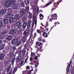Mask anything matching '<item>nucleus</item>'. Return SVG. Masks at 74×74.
I'll use <instances>...</instances> for the list:
<instances>
[{"label":"nucleus","mask_w":74,"mask_h":74,"mask_svg":"<svg viewBox=\"0 0 74 74\" xmlns=\"http://www.w3.org/2000/svg\"><path fill=\"white\" fill-rule=\"evenodd\" d=\"M40 19L41 20H42V19H43V17H44L43 16H40Z\"/></svg>","instance_id":"8fccbe9b"},{"label":"nucleus","mask_w":74,"mask_h":74,"mask_svg":"<svg viewBox=\"0 0 74 74\" xmlns=\"http://www.w3.org/2000/svg\"><path fill=\"white\" fill-rule=\"evenodd\" d=\"M16 26L18 28L21 27L22 26V21H20L17 22L16 23Z\"/></svg>","instance_id":"f257e3e1"},{"label":"nucleus","mask_w":74,"mask_h":74,"mask_svg":"<svg viewBox=\"0 0 74 74\" xmlns=\"http://www.w3.org/2000/svg\"><path fill=\"white\" fill-rule=\"evenodd\" d=\"M26 68H27V69H29V66H27L26 67Z\"/></svg>","instance_id":"6e6d98bb"},{"label":"nucleus","mask_w":74,"mask_h":74,"mask_svg":"<svg viewBox=\"0 0 74 74\" xmlns=\"http://www.w3.org/2000/svg\"><path fill=\"white\" fill-rule=\"evenodd\" d=\"M23 62H24V61L22 60L21 62V63L20 64V65H22V64H23Z\"/></svg>","instance_id":"c03bdc74"},{"label":"nucleus","mask_w":74,"mask_h":74,"mask_svg":"<svg viewBox=\"0 0 74 74\" xmlns=\"http://www.w3.org/2000/svg\"><path fill=\"white\" fill-rule=\"evenodd\" d=\"M46 34V32H44V33L43 34V36L44 35V34Z\"/></svg>","instance_id":"69168bd1"},{"label":"nucleus","mask_w":74,"mask_h":74,"mask_svg":"<svg viewBox=\"0 0 74 74\" xmlns=\"http://www.w3.org/2000/svg\"><path fill=\"white\" fill-rule=\"evenodd\" d=\"M15 57L13 58V59H12V61H13L14 62V61H15Z\"/></svg>","instance_id":"3c124183"},{"label":"nucleus","mask_w":74,"mask_h":74,"mask_svg":"<svg viewBox=\"0 0 74 74\" xmlns=\"http://www.w3.org/2000/svg\"><path fill=\"white\" fill-rule=\"evenodd\" d=\"M27 23L26 22H25L23 23V28H24V29L25 28H26V26H27Z\"/></svg>","instance_id":"ddd939ff"},{"label":"nucleus","mask_w":74,"mask_h":74,"mask_svg":"<svg viewBox=\"0 0 74 74\" xmlns=\"http://www.w3.org/2000/svg\"><path fill=\"white\" fill-rule=\"evenodd\" d=\"M38 41H42V42H45V39H43L42 38V37H40L39 38V40H38Z\"/></svg>","instance_id":"2eb2a0df"},{"label":"nucleus","mask_w":74,"mask_h":74,"mask_svg":"<svg viewBox=\"0 0 74 74\" xmlns=\"http://www.w3.org/2000/svg\"><path fill=\"white\" fill-rule=\"evenodd\" d=\"M25 3L26 5H27V4H29V0H25Z\"/></svg>","instance_id":"393cba45"},{"label":"nucleus","mask_w":74,"mask_h":74,"mask_svg":"<svg viewBox=\"0 0 74 74\" xmlns=\"http://www.w3.org/2000/svg\"><path fill=\"white\" fill-rule=\"evenodd\" d=\"M25 8L26 10H27V11H28L29 10V6H26Z\"/></svg>","instance_id":"c9c22d12"},{"label":"nucleus","mask_w":74,"mask_h":74,"mask_svg":"<svg viewBox=\"0 0 74 74\" xmlns=\"http://www.w3.org/2000/svg\"><path fill=\"white\" fill-rule=\"evenodd\" d=\"M18 7H19V5H15L13 6V9H14V10H16V9L18 8Z\"/></svg>","instance_id":"f8f14e48"},{"label":"nucleus","mask_w":74,"mask_h":74,"mask_svg":"<svg viewBox=\"0 0 74 74\" xmlns=\"http://www.w3.org/2000/svg\"><path fill=\"white\" fill-rule=\"evenodd\" d=\"M32 57H30V61H32Z\"/></svg>","instance_id":"13d9d810"},{"label":"nucleus","mask_w":74,"mask_h":74,"mask_svg":"<svg viewBox=\"0 0 74 74\" xmlns=\"http://www.w3.org/2000/svg\"><path fill=\"white\" fill-rule=\"evenodd\" d=\"M31 64H32V65H33V64H34V63H33L32 62H31Z\"/></svg>","instance_id":"e2e57ef3"},{"label":"nucleus","mask_w":74,"mask_h":74,"mask_svg":"<svg viewBox=\"0 0 74 74\" xmlns=\"http://www.w3.org/2000/svg\"><path fill=\"white\" fill-rule=\"evenodd\" d=\"M6 12H7L6 10L3 9L0 12V14H1V15H4V14H5V13H6Z\"/></svg>","instance_id":"423d86ee"},{"label":"nucleus","mask_w":74,"mask_h":74,"mask_svg":"<svg viewBox=\"0 0 74 74\" xmlns=\"http://www.w3.org/2000/svg\"><path fill=\"white\" fill-rule=\"evenodd\" d=\"M24 34L25 36H27L29 34V31L26 30L24 32Z\"/></svg>","instance_id":"4468645a"},{"label":"nucleus","mask_w":74,"mask_h":74,"mask_svg":"<svg viewBox=\"0 0 74 74\" xmlns=\"http://www.w3.org/2000/svg\"><path fill=\"white\" fill-rule=\"evenodd\" d=\"M21 44V41H19L15 45L16 47H17V46H19Z\"/></svg>","instance_id":"bb28decb"},{"label":"nucleus","mask_w":74,"mask_h":74,"mask_svg":"<svg viewBox=\"0 0 74 74\" xmlns=\"http://www.w3.org/2000/svg\"><path fill=\"white\" fill-rule=\"evenodd\" d=\"M36 14H35V13H34L33 14V21H34L35 20H36Z\"/></svg>","instance_id":"f3484780"},{"label":"nucleus","mask_w":74,"mask_h":74,"mask_svg":"<svg viewBox=\"0 0 74 74\" xmlns=\"http://www.w3.org/2000/svg\"><path fill=\"white\" fill-rule=\"evenodd\" d=\"M7 72H9L10 71V68L8 67L7 69Z\"/></svg>","instance_id":"a18cd8bd"},{"label":"nucleus","mask_w":74,"mask_h":74,"mask_svg":"<svg viewBox=\"0 0 74 74\" xmlns=\"http://www.w3.org/2000/svg\"><path fill=\"white\" fill-rule=\"evenodd\" d=\"M33 27H34V23H33L32 25V27L33 28Z\"/></svg>","instance_id":"4d7b16f0"},{"label":"nucleus","mask_w":74,"mask_h":74,"mask_svg":"<svg viewBox=\"0 0 74 74\" xmlns=\"http://www.w3.org/2000/svg\"><path fill=\"white\" fill-rule=\"evenodd\" d=\"M38 58V56H36L35 57L34 59L35 60H37V59Z\"/></svg>","instance_id":"09e8293b"},{"label":"nucleus","mask_w":74,"mask_h":74,"mask_svg":"<svg viewBox=\"0 0 74 74\" xmlns=\"http://www.w3.org/2000/svg\"><path fill=\"white\" fill-rule=\"evenodd\" d=\"M14 56V54L13 53H11L10 55V58H12V57H13Z\"/></svg>","instance_id":"e433bc0d"},{"label":"nucleus","mask_w":74,"mask_h":74,"mask_svg":"<svg viewBox=\"0 0 74 74\" xmlns=\"http://www.w3.org/2000/svg\"><path fill=\"white\" fill-rule=\"evenodd\" d=\"M7 33V31L5 30L1 32V34H6Z\"/></svg>","instance_id":"b1692460"},{"label":"nucleus","mask_w":74,"mask_h":74,"mask_svg":"<svg viewBox=\"0 0 74 74\" xmlns=\"http://www.w3.org/2000/svg\"><path fill=\"white\" fill-rule=\"evenodd\" d=\"M26 10L22 9L21 11L20 14L21 15L23 16L26 14Z\"/></svg>","instance_id":"39448f33"},{"label":"nucleus","mask_w":74,"mask_h":74,"mask_svg":"<svg viewBox=\"0 0 74 74\" xmlns=\"http://www.w3.org/2000/svg\"><path fill=\"white\" fill-rule=\"evenodd\" d=\"M25 73H26V71H23V73H24V74H25Z\"/></svg>","instance_id":"0e129e2a"},{"label":"nucleus","mask_w":74,"mask_h":74,"mask_svg":"<svg viewBox=\"0 0 74 74\" xmlns=\"http://www.w3.org/2000/svg\"><path fill=\"white\" fill-rule=\"evenodd\" d=\"M14 18L12 17L10 18L9 21H10L11 22H14Z\"/></svg>","instance_id":"aec40b11"},{"label":"nucleus","mask_w":74,"mask_h":74,"mask_svg":"<svg viewBox=\"0 0 74 74\" xmlns=\"http://www.w3.org/2000/svg\"><path fill=\"white\" fill-rule=\"evenodd\" d=\"M37 32L38 33H39L40 34H41V32H42L40 29H37Z\"/></svg>","instance_id":"cd10ccee"},{"label":"nucleus","mask_w":74,"mask_h":74,"mask_svg":"<svg viewBox=\"0 0 74 74\" xmlns=\"http://www.w3.org/2000/svg\"><path fill=\"white\" fill-rule=\"evenodd\" d=\"M10 5L11 3H10V1H8L5 2V5L6 7H10Z\"/></svg>","instance_id":"f03ea898"},{"label":"nucleus","mask_w":74,"mask_h":74,"mask_svg":"<svg viewBox=\"0 0 74 74\" xmlns=\"http://www.w3.org/2000/svg\"><path fill=\"white\" fill-rule=\"evenodd\" d=\"M52 4V2H50L48 3L47 4H46V7H48V5H50V4Z\"/></svg>","instance_id":"f704fd0d"},{"label":"nucleus","mask_w":74,"mask_h":74,"mask_svg":"<svg viewBox=\"0 0 74 74\" xmlns=\"http://www.w3.org/2000/svg\"><path fill=\"white\" fill-rule=\"evenodd\" d=\"M16 68H14L13 72V73L14 74V73H15L16 72Z\"/></svg>","instance_id":"ea45409f"},{"label":"nucleus","mask_w":74,"mask_h":74,"mask_svg":"<svg viewBox=\"0 0 74 74\" xmlns=\"http://www.w3.org/2000/svg\"><path fill=\"white\" fill-rule=\"evenodd\" d=\"M33 55V53H31V56H32Z\"/></svg>","instance_id":"680f3d73"},{"label":"nucleus","mask_w":74,"mask_h":74,"mask_svg":"<svg viewBox=\"0 0 74 74\" xmlns=\"http://www.w3.org/2000/svg\"><path fill=\"white\" fill-rule=\"evenodd\" d=\"M5 46V45L4 44L0 45V49H3Z\"/></svg>","instance_id":"dca6fc26"},{"label":"nucleus","mask_w":74,"mask_h":74,"mask_svg":"<svg viewBox=\"0 0 74 74\" xmlns=\"http://www.w3.org/2000/svg\"><path fill=\"white\" fill-rule=\"evenodd\" d=\"M18 40L14 38L12 40V43L13 44H15L18 42Z\"/></svg>","instance_id":"6e6552de"},{"label":"nucleus","mask_w":74,"mask_h":74,"mask_svg":"<svg viewBox=\"0 0 74 74\" xmlns=\"http://www.w3.org/2000/svg\"><path fill=\"white\" fill-rule=\"evenodd\" d=\"M21 4L22 7H24V5H25V3H24V2H22Z\"/></svg>","instance_id":"7c9ffc66"},{"label":"nucleus","mask_w":74,"mask_h":74,"mask_svg":"<svg viewBox=\"0 0 74 74\" xmlns=\"http://www.w3.org/2000/svg\"><path fill=\"white\" fill-rule=\"evenodd\" d=\"M0 38L1 39H3L4 37L1 35L0 36Z\"/></svg>","instance_id":"79ce46f5"},{"label":"nucleus","mask_w":74,"mask_h":74,"mask_svg":"<svg viewBox=\"0 0 74 74\" xmlns=\"http://www.w3.org/2000/svg\"><path fill=\"white\" fill-rule=\"evenodd\" d=\"M22 58H23V55H20L18 56V60L20 61Z\"/></svg>","instance_id":"1a4fd4ad"},{"label":"nucleus","mask_w":74,"mask_h":74,"mask_svg":"<svg viewBox=\"0 0 74 74\" xmlns=\"http://www.w3.org/2000/svg\"><path fill=\"white\" fill-rule=\"evenodd\" d=\"M28 58L29 57H27L26 58L25 60V63H26V62H27V61Z\"/></svg>","instance_id":"58836bf2"},{"label":"nucleus","mask_w":74,"mask_h":74,"mask_svg":"<svg viewBox=\"0 0 74 74\" xmlns=\"http://www.w3.org/2000/svg\"><path fill=\"white\" fill-rule=\"evenodd\" d=\"M10 4H15V0H12L11 1H10Z\"/></svg>","instance_id":"412c9836"},{"label":"nucleus","mask_w":74,"mask_h":74,"mask_svg":"<svg viewBox=\"0 0 74 74\" xmlns=\"http://www.w3.org/2000/svg\"><path fill=\"white\" fill-rule=\"evenodd\" d=\"M26 37V36H23L22 38V41H25V38Z\"/></svg>","instance_id":"2f4dec72"},{"label":"nucleus","mask_w":74,"mask_h":74,"mask_svg":"<svg viewBox=\"0 0 74 74\" xmlns=\"http://www.w3.org/2000/svg\"><path fill=\"white\" fill-rule=\"evenodd\" d=\"M46 23L47 26H48V22H46Z\"/></svg>","instance_id":"052dcab7"},{"label":"nucleus","mask_w":74,"mask_h":74,"mask_svg":"<svg viewBox=\"0 0 74 74\" xmlns=\"http://www.w3.org/2000/svg\"><path fill=\"white\" fill-rule=\"evenodd\" d=\"M29 15H28V17L29 18L31 19L32 18V13H29Z\"/></svg>","instance_id":"a878e982"},{"label":"nucleus","mask_w":74,"mask_h":74,"mask_svg":"<svg viewBox=\"0 0 74 74\" xmlns=\"http://www.w3.org/2000/svg\"><path fill=\"white\" fill-rule=\"evenodd\" d=\"M2 27V22H0V28H1Z\"/></svg>","instance_id":"49530a36"},{"label":"nucleus","mask_w":74,"mask_h":74,"mask_svg":"<svg viewBox=\"0 0 74 74\" xmlns=\"http://www.w3.org/2000/svg\"><path fill=\"white\" fill-rule=\"evenodd\" d=\"M52 4V2H50L48 3L47 4H46V7H48V5H50V4Z\"/></svg>","instance_id":"72a5a7b5"},{"label":"nucleus","mask_w":74,"mask_h":74,"mask_svg":"<svg viewBox=\"0 0 74 74\" xmlns=\"http://www.w3.org/2000/svg\"><path fill=\"white\" fill-rule=\"evenodd\" d=\"M4 59V55L1 54L0 55V59Z\"/></svg>","instance_id":"4be33fe9"},{"label":"nucleus","mask_w":74,"mask_h":74,"mask_svg":"<svg viewBox=\"0 0 74 74\" xmlns=\"http://www.w3.org/2000/svg\"><path fill=\"white\" fill-rule=\"evenodd\" d=\"M12 38V37L11 35H10L8 36L6 38L7 40H11Z\"/></svg>","instance_id":"9b49d317"},{"label":"nucleus","mask_w":74,"mask_h":74,"mask_svg":"<svg viewBox=\"0 0 74 74\" xmlns=\"http://www.w3.org/2000/svg\"><path fill=\"white\" fill-rule=\"evenodd\" d=\"M13 50L15 51L16 49V47L15 46H14L12 47Z\"/></svg>","instance_id":"a19ab883"},{"label":"nucleus","mask_w":74,"mask_h":74,"mask_svg":"<svg viewBox=\"0 0 74 74\" xmlns=\"http://www.w3.org/2000/svg\"><path fill=\"white\" fill-rule=\"evenodd\" d=\"M39 42V44L38 45L39 47L41 46V45H42L43 44V43H41V42Z\"/></svg>","instance_id":"4c0bfd02"},{"label":"nucleus","mask_w":74,"mask_h":74,"mask_svg":"<svg viewBox=\"0 0 74 74\" xmlns=\"http://www.w3.org/2000/svg\"><path fill=\"white\" fill-rule=\"evenodd\" d=\"M38 10H39V8H37V11H38Z\"/></svg>","instance_id":"774afa93"},{"label":"nucleus","mask_w":74,"mask_h":74,"mask_svg":"<svg viewBox=\"0 0 74 74\" xmlns=\"http://www.w3.org/2000/svg\"><path fill=\"white\" fill-rule=\"evenodd\" d=\"M40 43V42H37L36 43V48H38V47H39V46H38V44H39V43Z\"/></svg>","instance_id":"5701e85b"},{"label":"nucleus","mask_w":74,"mask_h":74,"mask_svg":"<svg viewBox=\"0 0 74 74\" xmlns=\"http://www.w3.org/2000/svg\"><path fill=\"white\" fill-rule=\"evenodd\" d=\"M4 23L5 24H7L8 22V19L5 18L4 20Z\"/></svg>","instance_id":"a211bd4d"},{"label":"nucleus","mask_w":74,"mask_h":74,"mask_svg":"<svg viewBox=\"0 0 74 74\" xmlns=\"http://www.w3.org/2000/svg\"><path fill=\"white\" fill-rule=\"evenodd\" d=\"M26 16H23V22H25V21H26Z\"/></svg>","instance_id":"c85d7f7f"},{"label":"nucleus","mask_w":74,"mask_h":74,"mask_svg":"<svg viewBox=\"0 0 74 74\" xmlns=\"http://www.w3.org/2000/svg\"><path fill=\"white\" fill-rule=\"evenodd\" d=\"M31 73H32V70H30L29 71L28 74H30Z\"/></svg>","instance_id":"de8ad7c7"},{"label":"nucleus","mask_w":74,"mask_h":74,"mask_svg":"<svg viewBox=\"0 0 74 74\" xmlns=\"http://www.w3.org/2000/svg\"><path fill=\"white\" fill-rule=\"evenodd\" d=\"M37 36V33H35L34 34V36L32 38L34 39L35 38V37Z\"/></svg>","instance_id":"473e14b6"},{"label":"nucleus","mask_w":74,"mask_h":74,"mask_svg":"<svg viewBox=\"0 0 74 74\" xmlns=\"http://www.w3.org/2000/svg\"><path fill=\"white\" fill-rule=\"evenodd\" d=\"M54 15H55V16L56 17V16H57V15H56V14H54Z\"/></svg>","instance_id":"338daca9"},{"label":"nucleus","mask_w":74,"mask_h":74,"mask_svg":"<svg viewBox=\"0 0 74 74\" xmlns=\"http://www.w3.org/2000/svg\"><path fill=\"white\" fill-rule=\"evenodd\" d=\"M10 63V61H8L7 63L6 64L7 65L9 64Z\"/></svg>","instance_id":"37998d69"},{"label":"nucleus","mask_w":74,"mask_h":74,"mask_svg":"<svg viewBox=\"0 0 74 74\" xmlns=\"http://www.w3.org/2000/svg\"><path fill=\"white\" fill-rule=\"evenodd\" d=\"M31 25L30 21H28L27 23V28L29 29L30 27V26Z\"/></svg>","instance_id":"9d476101"},{"label":"nucleus","mask_w":74,"mask_h":74,"mask_svg":"<svg viewBox=\"0 0 74 74\" xmlns=\"http://www.w3.org/2000/svg\"><path fill=\"white\" fill-rule=\"evenodd\" d=\"M16 33V31L15 29H13L11 30L10 32V34L12 35L15 34Z\"/></svg>","instance_id":"7ed1b4c3"},{"label":"nucleus","mask_w":74,"mask_h":74,"mask_svg":"<svg viewBox=\"0 0 74 74\" xmlns=\"http://www.w3.org/2000/svg\"><path fill=\"white\" fill-rule=\"evenodd\" d=\"M71 60L70 62L69 65H68V66H67V73H68V72L69 71V69H70V66H71Z\"/></svg>","instance_id":"0eeeda50"},{"label":"nucleus","mask_w":74,"mask_h":74,"mask_svg":"<svg viewBox=\"0 0 74 74\" xmlns=\"http://www.w3.org/2000/svg\"><path fill=\"white\" fill-rule=\"evenodd\" d=\"M37 24V20H36L35 22V25Z\"/></svg>","instance_id":"5fc2aeb1"},{"label":"nucleus","mask_w":74,"mask_h":74,"mask_svg":"<svg viewBox=\"0 0 74 74\" xmlns=\"http://www.w3.org/2000/svg\"><path fill=\"white\" fill-rule=\"evenodd\" d=\"M52 18H51L49 20L50 21H51V22H52Z\"/></svg>","instance_id":"bf43d9fd"},{"label":"nucleus","mask_w":74,"mask_h":74,"mask_svg":"<svg viewBox=\"0 0 74 74\" xmlns=\"http://www.w3.org/2000/svg\"><path fill=\"white\" fill-rule=\"evenodd\" d=\"M26 53V50L25 49H23V54H24V55H25Z\"/></svg>","instance_id":"c756f323"},{"label":"nucleus","mask_w":74,"mask_h":74,"mask_svg":"<svg viewBox=\"0 0 74 74\" xmlns=\"http://www.w3.org/2000/svg\"><path fill=\"white\" fill-rule=\"evenodd\" d=\"M13 16V14H12L11 13H8L6 15V18H10L12 17Z\"/></svg>","instance_id":"20e7f679"},{"label":"nucleus","mask_w":74,"mask_h":74,"mask_svg":"<svg viewBox=\"0 0 74 74\" xmlns=\"http://www.w3.org/2000/svg\"><path fill=\"white\" fill-rule=\"evenodd\" d=\"M40 16H43L44 17V16L42 14H40Z\"/></svg>","instance_id":"603ef678"},{"label":"nucleus","mask_w":74,"mask_h":74,"mask_svg":"<svg viewBox=\"0 0 74 74\" xmlns=\"http://www.w3.org/2000/svg\"><path fill=\"white\" fill-rule=\"evenodd\" d=\"M19 16L18 14H16L14 17V19H18L19 18Z\"/></svg>","instance_id":"6ab92c4d"},{"label":"nucleus","mask_w":74,"mask_h":74,"mask_svg":"<svg viewBox=\"0 0 74 74\" xmlns=\"http://www.w3.org/2000/svg\"><path fill=\"white\" fill-rule=\"evenodd\" d=\"M14 61H12V65H13V64H14Z\"/></svg>","instance_id":"864d4df0"}]
</instances>
